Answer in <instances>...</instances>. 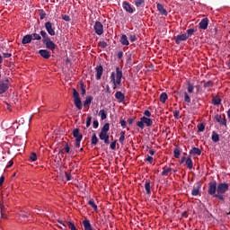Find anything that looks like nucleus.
Segmentation results:
<instances>
[{"label":"nucleus","instance_id":"f257e3e1","mask_svg":"<svg viewBox=\"0 0 230 230\" xmlns=\"http://www.w3.org/2000/svg\"><path fill=\"white\" fill-rule=\"evenodd\" d=\"M123 78V71L119 66L116 67V73L111 72L110 80L112 83L113 90L116 91L118 89V85H121V79Z\"/></svg>","mask_w":230,"mask_h":230},{"label":"nucleus","instance_id":"f03ea898","mask_svg":"<svg viewBox=\"0 0 230 230\" xmlns=\"http://www.w3.org/2000/svg\"><path fill=\"white\" fill-rule=\"evenodd\" d=\"M40 35L42 37V43L44 44L45 48L49 49V51H55V49H57V44L51 40V38H49L48 32H46V31H40Z\"/></svg>","mask_w":230,"mask_h":230},{"label":"nucleus","instance_id":"7ed1b4c3","mask_svg":"<svg viewBox=\"0 0 230 230\" xmlns=\"http://www.w3.org/2000/svg\"><path fill=\"white\" fill-rule=\"evenodd\" d=\"M208 195H211L215 199H218L219 200L225 201L226 198L221 193H217V181L213 180L208 182Z\"/></svg>","mask_w":230,"mask_h":230},{"label":"nucleus","instance_id":"20e7f679","mask_svg":"<svg viewBox=\"0 0 230 230\" xmlns=\"http://www.w3.org/2000/svg\"><path fill=\"white\" fill-rule=\"evenodd\" d=\"M109 130H111V124L107 122L103 125L99 134V138L101 141H104L105 145H109L111 143V140L109 139Z\"/></svg>","mask_w":230,"mask_h":230},{"label":"nucleus","instance_id":"39448f33","mask_svg":"<svg viewBox=\"0 0 230 230\" xmlns=\"http://www.w3.org/2000/svg\"><path fill=\"white\" fill-rule=\"evenodd\" d=\"M145 125L147 127H152V125H154V120L148 117L143 116L140 118V120L137 122V127L143 130V128H145Z\"/></svg>","mask_w":230,"mask_h":230},{"label":"nucleus","instance_id":"423d86ee","mask_svg":"<svg viewBox=\"0 0 230 230\" xmlns=\"http://www.w3.org/2000/svg\"><path fill=\"white\" fill-rule=\"evenodd\" d=\"M73 98H74V105L78 109V111H82V99H80V93L75 88L72 89Z\"/></svg>","mask_w":230,"mask_h":230},{"label":"nucleus","instance_id":"0eeeda50","mask_svg":"<svg viewBox=\"0 0 230 230\" xmlns=\"http://www.w3.org/2000/svg\"><path fill=\"white\" fill-rule=\"evenodd\" d=\"M227 191H229V183L221 182L217 184L216 181V193L224 195L225 193H227Z\"/></svg>","mask_w":230,"mask_h":230},{"label":"nucleus","instance_id":"6e6552de","mask_svg":"<svg viewBox=\"0 0 230 230\" xmlns=\"http://www.w3.org/2000/svg\"><path fill=\"white\" fill-rule=\"evenodd\" d=\"M10 89V79L4 78L1 79L0 77V94H4V93Z\"/></svg>","mask_w":230,"mask_h":230},{"label":"nucleus","instance_id":"1a4fd4ad","mask_svg":"<svg viewBox=\"0 0 230 230\" xmlns=\"http://www.w3.org/2000/svg\"><path fill=\"white\" fill-rule=\"evenodd\" d=\"M215 121H217V123L220 124L221 127H227V119H226V114L223 115H219L217 114L214 117Z\"/></svg>","mask_w":230,"mask_h":230},{"label":"nucleus","instance_id":"9d476101","mask_svg":"<svg viewBox=\"0 0 230 230\" xmlns=\"http://www.w3.org/2000/svg\"><path fill=\"white\" fill-rule=\"evenodd\" d=\"M202 188V182L198 181L194 184V188L191 190L192 197H199L200 195V189Z\"/></svg>","mask_w":230,"mask_h":230},{"label":"nucleus","instance_id":"9b49d317","mask_svg":"<svg viewBox=\"0 0 230 230\" xmlns=\"http://www.w3.org/2000/svg\"><path fill=\"white\" fill-rule=\"evenodd\" d=\"M93 29L97 35H103V24L102 22H95Z\"/></svg>","mask_w":230,"mask_h":230},{"label":"nucleus","instance_id":"f8f14e48","mask_svg":"<svg viewBox=\"0 0 230 230\" xmlns=\"http://www.w3.org/2000/svg\"><path fill=\"white\" fill-rule=\"evenodd\" d=\"M45 29L50 37H55V28L53 27V23H51V22H45Z\"/></svg>","mask_w":230,"mask_h":230},{"label":"nucleus","instance_id":"ddd939ff","mask_svg":"<svg viewBox=\"0 0 230 230\" xmlns=\"http://www.w3.org/2000/svg\"><path fill=\"white\" fill-rule=\"evenodd\" d=\"M208 26H209V19L203 18L199 23V30H208Z\"/></svg>","mask_w":230,"mask_h":230},{"label":"nucleus","instance_id":"4468645a","mask_svg":"<svg viewBox=\"0 0 230 230\" xmlns=\"http://www.w3.org/2000/svg\"><path fill=\"white\" fill-rule=\"evenodd\" d=\"M123 9L128 12V13H134V7H132V4L130 3L124 1L122 3Z\"/></svg>","mask_w":230,"mask_h":230},{"label":"nucleus","instance_id":"2eb2a0df","mask_svg":"<svg viewBox=\"0 0 230 230\" xmlns=\"http://www.w3.org/2000/svg\"><path fill=\"white\" fill-rule=\"evenodd\" d=\"M38 53L42 57V58H45L46 60L51 58V53L48 49H40Z\"/></svg>","mask_w":230,"mask_h":230},{"label":"nucleus","instance_id":"dca6fc26","mask_svg":"<svg viewBox=\"0 0 230 230\" xmlns=\"http://www.w3.org/2000/svg\"><path fill=\"white\" fill-rule=\"evenodd\" d=\"M96 80H102V75H103V66L99 65L95 67Z\"/></svg>","mask_w":230,"mask_h":230},{"label":"nucleus","instance_id":"f3484780","mask_svg":"<svg viewBox=\"0 0 230 230\" xmlns=\"http://www.w3.org/2000/svg\"><path fill=\"white\" fill-rule=\"evenodd\" d=\"M187 40H188V35L187 34L177 35L174 38V41H175L176 44H181V42L186 41Z\"/></svg>","mask_w":230,"mask_h":230},{"label":"nucleus","instance_id":"a211bd4d","mask_svg":"<svg viewBox=\"0 0 230 230\" xmlns=\"http://www.w3.org/2000/svg\"><path fill=\"white\" fill-rule=\"evenodd\" d=\"M115 98L118 100L119 103H123V102H125V93L121 92H116Z\"/></svg>","mask_w":230,"mask_h":230},{"label":"nucleus","instance_id":"6ab92c4d","mask_svg":"<svg viewBox=\"0 0 230 230\" xmlns=\"http://www.w3.org/2000/svg\"><path fill=\"white\" fill-rule=\"evenodd\" d=\"M191 157L192 156H195V155H200L202 154V151L200 150V148L199 147H192L189 153Z\"/></svg>","mask_w":230,"mask_h":230},{"label":"nucleus","instance_id":"aec40b11","mask_svg":"<svg viewBox=\"0 0 230 230\" xmlns=\"http://www.w3.org/2000/svg\"><path fill=\"white\" fill-rule=\"evenodd\" d=\"M156 8H157L159 13H161V15H165V17L168 15V11H166L164 9V6L163 4H157Z\"/></svg>","mask_w":230,"mask_h":230},{"label":"nucleus","instance_id":"412c9836","mask_svg":"<svg viewBox=\"0 0 230 230\" xmlns=\"http://www.w3.org/2000/svg\"><path fill=\"white\" fill-rule=\"evenodd\" d=\"M32 38L31 34H26L22 40V44L26 45L31 43Z\"/></svg>","mask_w":230,"mask_h":230},{"label":"nucleus","instance_id":"4be33fe9","mask_svg":"<svg viewBox=\"0 0 230 230\" xmlns=\"http://www.w3.org/2000/svg\"><path fill=\"white\" fill-rule=\"evenodd\" d=\"M185 164L189 170H193V160H191V155L187 157Z\"/></svg>","mask_w":230,"mask_h":230},{"label":"nucleus","instance_id":"5701e85b","mask_svg":"<svg viewBox=\"0 0 230 230\" xmlns=\"http://www.w3.org/2000/svg\"><path fill=\"white\" fill-rule=\"evenodd\" d=\"M73 136H74V137H75V139H78V137H81V139L84 138V135H82V133H80L79 128H74Z\"/></svg>","mask_w":230,"mask_h":230},{"label":"nucleus","instance_id":"b1692460","mask_svg":"<svg viewBox=\"0 0 230 230\" xmlns=\"http://www.w3.org/2000/svg\"><path fill=\"white\" fill-rule=\"evenodd\" d=\"M120 43L122 46H128V44H130L128 38L125 34L120 37Z\"/></svg>","mask_w":230,"mask_h":230},{"label":"nucleus","instance_id":"393cba45","mask_svg":"<svg viewBox=\"0 0 230 230\" xmlns=\"http://www.w3.org/2000/svg\"><path fill=\"white\" fill-rule=\"evenodd\" d=\"M92 102H93V96H87L84 102V107H87V109H89V107H91Z\"/></svg>","mask_w":230,"mask_h":230},{"label":"nucleus","instance_id":"a878e982","mask_svg":"<svg viewBox=\"0 0 230 230\" xmlns=\"http://www.w3.org/2000/svg\"><path fill=\"white\" fill-rule=\"evenodd\" d=\"M145 190L146 191V195H152V190H150V180H146Z\"/></svg>","mask_w":230,"mask_h":230},{"label":"nucleus","instance_id":"bb28decb","mask_svg":"<svg viewBox=\"0 0 230 230\" xmlns=\"http://www.w3.org/2000/svg\"><path fill=\"white\" fill-rule=\"evenodd\" d=\"M181 152H182V150L181 149V147L176 146L173 150V154H174V157L175 159H179V157H181Z\"/></svg>","mask_w":230,"mask_h":230},{"label":"nucleus","instance_id":"cd10ccee","mask_svg":"<svg viewBox=\"0 0 230 230\" xmlns=\"http://www.w3.org/2000/svg\"><path fill=\"white\" fill-rule=\"evenodd\" d=\"M170 173H172V167H164V168H163L162 175H163L164 177H166V176L169 175Z\"/></svg>","mask_w":230,"mask_h":230},{"label":"nucleus","instance_id":"c85d7f7f","mask_svg":"<svg viewBox=\"0 0 230 230\" xmlns=\"http://www.w3.org/2000/svg\"><path fill=\"white\" fill-rule=\"evenodd\" d=\"M187 91L189 94H192L193 91H195V86L190 82H187Z\"/></svg>","mask_w":230,"mask_h":230},{"label":"nucleus","instance_id":"c756f323","mask_svg":"<svg viewBox=\"0 0 230 230\" xmlns=\"http://www.w3.org/2000/svg\"><path fill=\"white\" fill-rule=\"evenodd\" d=\"M31 36L32 40H42V35H40V34L37 32H34V33L31 34Z\"/></svg>","mask_w":230,"mask_h":230},{"label":"nucleus","instance_id":"7c9ffc66","mask_svg":"<svg viewBox=\"0 0 230 230\" xmlns=\"http://www.w3.org/2000/svg\"><path fill=\"white\" fill-rule=\"evenodd\" d=\"M211 139L214 143H218V141H220V137L218 136V134L217 132L213 131Z\"/></svg>","mask_w":230,"mask_h":230},{"label":"nucleus","instance_id":"2f4dec72","mask_svg":"<svg viewBox=\"0 0 230 230\" xmlns=\"http://www.w3.org/2000/svg\"><path fill=\"white\" fill-rule=\"evenodd\" d=\"M168 100V94L166 93H162L160 94V102L162 103H166V101Z\"/></svg>","mask_w":230,"mask_h":230},{"label":"nucleus","instance_id":"473e14b6","mask_svg":"<svg viewBox=\"0 0 230 230\" xmlns=\"http://www.w3.org/2000/svg\"><path fill=\"white\" fill-rule=\"evenodd\" d=\"M89 206H91V208H93V209H94L95 211H98V206L96 205V203H94V199H91L88 201Z\"/></svg>","mask_w":230,"mask_h":230},{"label":"nucleus","instance_id":"72a5a7b5","mask_svg":"<svg viewBox=\"0 0 230 230\" xmlns=\"http://www.w3.org/2000/svg\"><path fill=\"white\" fill-rule=\"evenodd\" d=\"M99 116H101V119L103 121V119H107V112L105 110H101L99 111Z\"/></svg>","mask_w":230,"mask_h":230},{"label":"nucleus","instance_id":"f704fd0d","mask_svg":"<svg viewBox=\"0 0 230 230\" xmlns=\"http://www.w3.org/2000/svg\"><path fill=\"white\" fill-rule=\"evenodd\" d=\"M66 227H68L71 230H78V229H76L75 223H73L71 221H66Z\"/></svg>","mask_w":230,"mask_h":230},{"label":"nucleus","instance_id":"c9c22d12","mask_svg":"<svg viewBox=\"0 0 230 230\" xmlns=\"http://www.w3.org/2000/svg\"><path fill=\"white\" fill-rule=\"evenodd\" d=\"M80 89H81L82 96H85V93H87V91L85 90V84H84V82L80 83Z\"/></svg>","mask_w":230,"mask_h":230},{"label":"nucleus","instance_id":"e433bc0d","mask_svg":"<svg viewBox=\"0 0 230 230\" xmlns=\"http://www.w3.org/2000/svg\"><path fill=\"white\" fill-rule=\"evenodd\" d=\"M143 4H145V0H135V6H137V8H143Z\"/></svg>","mask_w":230,"mask_h":230},{"label":"nucleus","instance_id":"4c0bfd02","mask_svg":"<svg viewBox=\"0 0 230 230\" xmlns=\"http://www.w3.org/2000/svg\"><path fill=\"white\" fill-rule=\"evenodd\" d=\"M98 141H99L98 137H96V134H93L92 136V142H91L92 145L96 146V145H98Z\"/></svg>","mask_w":230,"mask_h":230},{"label":"nucleus","instance_id":"58836bf2","mask_svg":"<svg viewBox=\"0 0 230 230\" xmlns=\"http://www.w3.org/2000/svg\"><path fill=\"white\" fill-rule=\"evenodd\" d=\"M184 102L186 103H191V97L188 94V92H184Z\"/></svg>","mask_w":230,"mask_h":230},{"label":"nucleus","instance_id":"ea45409f","mask_svg":"<svg viewBox=\"0 0 230 230\" xmlns=\"http://www.w3.org/2000/svg\"><path fill=\"white\" fill-rule=\"evenodd\" d=\"M212 103L214 105H220V103H222V99H220L218 97H214L212 100Z\"/></svg>","mask_w":230,"mask_h":230},{"label":"nucleus","instance_id":"a19ab883","mask_svg":"<svg viewBox=\"0 0 230 230\" xmlns=\"http://www.w3.org/2000/svg\"><path fill=\"white\" fill-rule=\"evenodd\" d=\"M39 15H40V21H43V19H46V12L43 9L40 10Z\"/></svg>","mask_w":230,"mask_h":230},{"label":"nucleus","instance_id":"79ce46f5","mask_svg":"<svg viewBox=\"0 0 230 230\" xmlns=\"http://www.w3.org/2000/svg\"><path fill=\"white\" fill-rule=\"evenodd\" d=\"M129 40L130 42H136V40H137V37L136 36V33L132 32L129 34Z\"/></svg>","mask_w":230,"mask_h":230},{"label":"nucleus","instance_id":"37998d69","mask_svg":"<svg viewBox=\"0 0 230 230\" xmlns=\"http://www.w3.org/2000/svg\"><path fill=\"white\" fill-rule=\"evenodd\" d=\"M203 87H204L205 89H208V87H213V81L204 82Z\"/></svg>","mask_w":230,"mask_h":230},{"label":"nucleus","instance_id":"c03bdc74","mask_svg":"<svg viewBox=\"0 0 230 230\" xmlns=\"http://www.w3.org/2000/svg\"><path fill=\"white\" fill-rule=\"evenodd\" d=\"M107 46H109V44H107V42L106 41H100L99 43H98V47L99 48H102V49H105V48H107Z\"/></svg>","mask_w":230,"mask_h":230},{"label":"nucleus","instance_id":"a18cd8bd","mask_svg":"<svg viewBox=\"0 0 230 230\" xmlns=\"http://www.w3.org/2000/svg\"><path fill=\"white\" fill-rule=\"evenodd\" d=\"M91 121H93V117L91 115H88L86 119V128H89V127H91Z\"/></svg>","mask_w":230,"mask_h":230},{"label":"nucleus","instance_id":"49530a36","mask_svg":"<svg viewBox=\"0 0 230 230\" xmlns=\"http://www.w3.org/2000/svg\"><path fill=\"white\" fill-rule=\"evenodd\" d=\"M119 143H121V145H123V142L125 141V131H121L120 132V137L119 138Z\"/></svg>","mask_w":230,"mask_h":230},{"label":"nucleus","instance_id":"de8ad7c7","mask_svg":"<svg viewBox=\"0 0 230 230\" xmlns=\"http://www.w3.org/2000/svg\"><path fill=\"white\" fill-rule=\"evenodd\" d=\"M181 111H179V110H175L173 111V117L175 118V119H181Z\"/></svg>","mask_w":230,"mask_h":230},{"label":"nucleus","instance_id":"09e8293b","mask_svg":"<svg viewBox=\"0 0 230 230\" xmlns=\"http://www.w3.org/2000/svg\"><path fill=\"white\" fill-rule=\"evenodd\" d=\"M63 150H64V152H65L66 154H71V153H72L71 148H69V145H68V144H66V145H65Z\"/></svg>","mask_w":230,"mask_h":230},{"label":"nucleus","instance_id":"8fccbe9b","mask_svg":"<svg viewBox=\"0 0 230 230\" xmlns=\"http://www.w3.org/2000/svg\"><path fill=\"white\" fill-rule=\"evenodd\" d=\"M30 160L32 163H35V161H37V154L36 153H31V155H30Z\"/></svg>","mask_w":230,"mask_h":230},{"label":"nucleus","instance_id":"3c124183","mask_svg":"<svg viewBox=\"0 0 230 230\" xmlns=\"http://www.w3.org/2000/svg\"><path fill=\"white\" fill-rule=\"evenodd\" d=\"M195 29H188L187 30V37L188 39H190V37H191V35H193V33H195Z\"/></svg>","mask_w":230,"mask_h":230},{"label":"nucleus","instance_id":"603ef678","mask_svg":"<svg viewBox=\"0 0 230 230\" xmlns=\"http://www.w3.org/2000/svg\"><path fill=\"white\" fill-rule=\"evenodd\" d=\"M198 130H199V132H204V130H206V126H205L203 123L199 124V125H198Z\"/></svg>","mask_w":230,"mask_h":230},{"label":"nucleus","instance_id":"864d4df0","mask_svg":"<svg viewBox=\"0 0 230 230\" xmlns=\"http://www.w3.org/2000/svg\"><path fill=\"white\" fill-rule=\"evenodd\" d=\"M82 142V137L75 138V148H80V143Z\"/></svg>","mask_w":230,"mask_h":230},{"label":"nucleus","instance_id":"5fc2aeb1","mask_svg":"<svg viewBox=\"0 0 230 230\" xmlns=\"http://www.w3.org/2000/svg\"><path fill=\"white\" fill-rule=\"evenodd\" d=\"M62 19H63V21H66V22H71V18L67 14H62Z\"/></svg>","mask_w":230,"mask_h":230},{"label":"nucleus","instance_id":"6e6d98bb","mask_svg":"<svg viewBox=\"0 0 230 230\" xmlns=\"http://www.w3.org/2000/svg\"><path fill=\"white\" fill-rule=\"evenodd\" d=\"M59 224L62 225V226H58L59 229L67 230V224L66 223H64V222L60 221Z\"/></svg>","mask_w":230,"mask_h":230},{"label":"nucleus","instance_id":"4d7b16f0","mask_svg":"<svg viewBox=\"0 0 230 230\" xmlns=\"http://www.w3.org/2000/svg\"><path fill=\"white\" fill-rule=\"evenodd\" d=\"M93 128H98V127H100V122H98V119L93 120Z\"/></svg>","mask_w":230,"mask_h":230},{"label":"nucleus","instance_id":"13d9d810","mask_svg":"<svg viewBox=\"0 0 230 230\" xmlns=\"http://www.w3.org/2000/svg\"><path fill=\"white\" fill-rule=\"evenodd\" d=\"M116 143H117V140H115V141H113V142L111 143L110 148H111V150H116Z\"/></svg>","mask_w":230,"mask_h":230},{"label":"nucleus","instance_id":"bf43d9fd","mask_svg":"<svg viewBox=\"0 0 230 230\" xmlns=\"http://www.w3.org/2000/svg\"><path fill=\"white\" fill-rule=\"evenodd\" d=\"M119 124L121 125L122 128H127V121L125 119H121Z\"/></svg>","mask_w":230,"mask_h":230},{"label":"nucleus","instance_id":"052dcab7","mask_svg":"<svg viewBox=\"0 0 230 230\" xmlns=\"http://www.w3.org/2000/svg\"><path fill=\"white\" fill-rule=\"evenodd\" d=\"M146 161H147V163H150V164H152V163H154V157L147 155L146 158Z\"/></svg>","mask_w":230,"mask_h":230},{"label":"nucleus","instance_id":"680f3d73","mask_svg":"<svg viewBox=\"0 0 230 230\" xmlns=\"http://www.w3.org/2000/svg\"><path fill=\"white\" fill-rule=\"evenodd\" d=\"M144 116H146V118H150V116H152V112H150V111L146 110L144 111Z\"/></svg>","mask_w":230,"mask_h":230},{"label":"nucleus","instance_id":"e2e57ef3","mask_svg":"<svg viewBox=\"0 0 230 230\" xmlns=\"http://www.w3.org/2000/svg\"><path fill=\"white\" fill-rule=\"evenodd\" d=\"M117 57L119 59L123 58V51H119L118 54H117Z\"/></svg>","mask_w":230,"mask_h":230},{"label":"nucleus","instance_id":"0e129e2a","mask_svg":"<svg viewBox=\"0 0 230 230\" xmlns=\"http://www.w3.org/2000/svg\"><path fill=\"white\" fill-rule=\"evenodd\" d=\"M4 58H10L12 57V53H3Z\"/></svg>","mask_w":230,"mask_h":230},{"label":"nucleus","instance_id":"69168bd1","mask_svg":"<svg viewBox=\"0 0 230 230\" xmlns=\"http://www.w3.org/2000/svg\"><path fill=\"white\" fill-rule=\"evenodd\" d=\"M13 166V160H11L8 164L6 165V168H12Z\"/></svg>","mask_w":230,"mask_h":230},{"label":"nucleus","instance_id":"338daca9","mask_svg":"<svg viewBox=\"0 0 230 230\" xmlns=\"http://www.w3.org/2000/svg\"><path fill=\"white\" fill-rule=\"evenodd\" d=\"M186 156H182L181 161H180V164H183V163H186Z\"/></svg>","mask_w":230,"mask_h":230},{"label":"nucleus","instance_id":"774afa93","mask_svg":"<svg viewBox=\"0 0 230 230\" xmlns=\"http://www.w3.org/2000/svg\"><path fill=\"white\" fill-rule=\"evenodd\" d=\"M66 181H71V173L66 172Z\"/></svg>","mask_w":230,"mask_h":230}]
</instances>
